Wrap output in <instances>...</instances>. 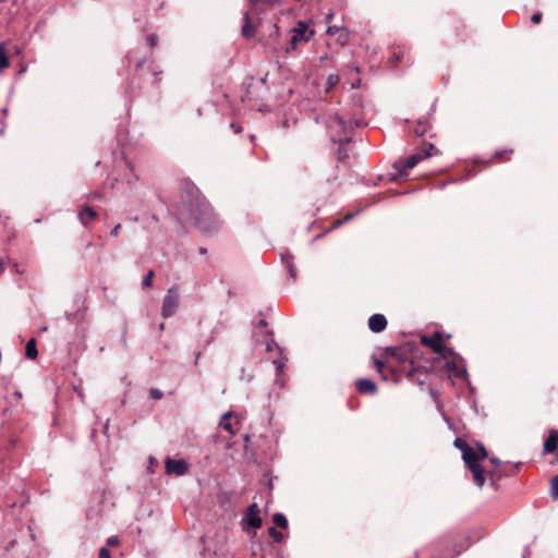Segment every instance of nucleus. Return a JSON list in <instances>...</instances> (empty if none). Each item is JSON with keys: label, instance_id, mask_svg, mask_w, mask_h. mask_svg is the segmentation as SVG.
Listing matches in <instances>:
<instances>
[{"label": "nucleus", "instance_id": "obj_53", "mask_svg": "<svg viewBox=\"0 0 558 558\" xmlns=\"http://www.w3.org/2000/svg\"><path fill=\"white\" fill-rule=\"evenodd\" d=\"M523 558H530V553L523 556Z\"/></svg>", "mask_w": 558, "mask_h": 558}, {"label": "nucleus", "instance_id": "obj_48", "mask_svg": "<svg viewBox=\"0 0 558 558\" xmlns=\"http://www.w3.org/2000/svg\"><path fill=\"white\" fill-rule=\"evenodd\" d=\"M327 19H328V23H330V21H331V19H332V15H331V14H329V15L327 16Z\"/></svg>", "mask_w": 558, "mask_h": 558}, {"label": "nucleus", "instance_id": "obj_22", "mask_svg": "<svg viewBox=\"0 0 558 558\" xmlns=\"http://www.w3.org/2000/svg\"><path fill=\"white\" fill-rule=\"evenodd\" d=\"M231 417V413H227L223 415L222 421L220 422V426L229 432L230 434H235V429H233V425L229 422V418Z\"/></svg>", "mask_w": 558, "mask_h": 558}, {"label": "nucleus", "instance_id": "obj_4", "mask_svg": "<svg viewBox=\"0 0 558 558\" xmlns=\"http://www.w3.org/2000/svg\"><path fill=\"white\" fill-rule=\"evenodd\" d=\"M438 154L439 150L433 144L424 143L412 155L395 161L392 167L397 171V174H402L408 170H412L418 162Z\"/></svg>", "mask_w": 558, "mask_h": 558}, {"label": "nucleus", "instance_id": "obj_7", "mask_svg": "<svg viewBox=\"0 0 558 558\" xmlns=\"http://www.w3.org/2000/svg\"><path fill=\"white\" fill-rule=\"evenodd\" d=\"M179 306V294L177 288L172 287L167 291L162 301L161 315L165 318L172 316Z\"/></svg>", "mask_w": 558, "mask_h": 558}, {"label": "nucleus", "instance_id": "obj_33", "mask_svg": "<svg viewBox=\"0 0 558 558\" xmlns=\"http://www.w3.org/2000/svg\"><path fill=\"white\" fill-rule=\"evenodd\" d=\"M98 558H111L109 549H107L106 547H101L99 549Z\"/></svg>", "mask_w": 558, "mask_h": 558}, {"label": "nucleus", "instance_id": "obj_8", "mask_svg": "<svg viewBox=\"0 0 558 558\" xmlns=\"http://www.w3.org/2000/svg\"><path fill=\"white\" fill-rule=\"evenodd\" d=\"M292 36L289 40V45L286 47V52L289 53L292 50L296 49L298 44L301 40H308V36H306L307 25L304 22H299L298 26L291 29Z\"/></svg>", "mask_w": 558, "mask_h": 558}, {"label": "nucleus", "instance_id": "obj_11", "mask_svg": "<svg viewBox=\"0 0 558 558\" xmlns=\"http://www.w3.org/2000/svg\"><path fill=\"white\" fill-rule=\"evenodd\" d=\"M387 324V318L383 314H373L368 318V328L375 333L384 331Z\"/></svg>", "mask_w": 558, "mask_h": 558}, {"label": "nucleus", "instance_id": "obj_50", "mask_svg": "<svg viewBox=\"0 0 558 558\" xmlns=\"http://www.w3.org/2000/svg\"><path fill=\"white\" fill-rule=\"evenodd\" d=\"M160 330H162L165 328V324L161 323L160 326H159Z\"/></svg>", "mask_w": 558, "mask_h": 558}, {"label": "nucleus", "instance_id": "obj_21", "mask_svg": "<svg viewBox=\"0 0 558 558\" xmlns=\"http://www.w3.org/2000/svg\"><path fill=\"white\" fill-rule=\"evenodd\" d=\"M335 41L340 44V46H345L347 43L349 41V31L344 27L343 29H341V32H339V34H337L335 36Z\"/></svg>", "mask_w": 558, "mask_h": 558}, {"label": "nucleus", "instance_id": "obj_3", "mask_svg": "<svg viewBox=\"0 0 558 558\" xmlns=\"http://www.w3.org/2000/svg\"><path fill=\"white\" fill-rule=\"evenodd\" d=\"M454 447L462 453V460L466 469L472 473V478L477 487L485 484V470L481 465V461L488 457V452L482 442H477L476 447L470 446L464 439L456 438Z\"/></svg>", "mask_w": 558, "mask_h": 558}, {"label": "nucleus", "instance_id": "obj_31", "mask_svg": "<svg viewBox=\"0 0 558 558\" xmlns=\"http://www.w3.org/2000/svg\"><path fill=\"white\" fill-rule=\"evenodd\" d=\"M149 396L155 400H159L162 398L163 393L159 389L151 388L149 390Z\"/></svg>", "mask_w": 558, "mask_h": 558}, {"label": "nucleus", "instance_id": "obj_10", "mask_svg": "<svg viewBox=\"0 0 558 558\" xmlns=\"http://www.w3.org/2000/svg\"><path fill=\"white\" fill-rule=\"evenodd\" d=\"M244 521L252 529H259L262 526V518L259 517L257 504H253L248 507Z\"/></svg>", "mask_w": 558, "mask_h": 558}, {"label": "nucleus", "instance_id": "obj_19", "mask_svg": "<svg viewBox=\"0 0 558 558\" xmlns=\"http://www.w3.org/2000/svg\"><path fill=\"white\" fill-rule=\"evenodd\" d=\"M338 143H339V147H338V159H339V160H343L344 158H347V149H345V146H347V144L349 143V137H348V136L340 137V138L338 140Z\"/></svg>", "mask_w": 558, "mask_h": 558}, {"label": "nucleus", "instance_id": "obj_30", "mask_svg": "<svg viewBox=\"0 0 558 558\" xmlns=\"http://www.w3.org/2000/svg\"><path fill=\"white\" fill-rule=\"evenodd\" d=\"M344 120L340 117H335V119L332 120V124H331V128H338V129H341V130H344Z\"/></svg>", "mask_w": 558, "mask_h": 558}, {"label": "nucleus", "instance_id": "obj_35", "mask_svg": "<svg viewBox=\"0 0 558 558\" xmlns=\"http://www.w3.org/2000/svg\"><path fill=\"white\" fill-rule=\"evenodd\" d=\"M364 86H365V84L362 83L361 78L353 80L351 77V88H361V87H364Z\"/></svg>", "mask_w": 558, "mask_h": 558}, {"label": "nucleus", "instance_id": "obj_41", "mask_svg": "<svg viewBox=\"0 0 558 558\" xmlns=\"http://www.w3.org/2000/svg\"><path fill=\"white\" fill-rule=\"evenodd\" d=\"M121 228H122L121 223L116 225V226L113 227V229L111 230L110 234H111L112 236H118V235H119V233H120Z\"/></svg>", "mask_w": 558, "mask_h": 558}, {"label": "nucleus", "instance_id": "obj_20", "mask_svg": "<svg viewBox=\"0 0 558 558\" xmlns=\"http://www.w3.org/2000/svg\"><path fill=\"white\" fill-rule=\"evenodd\" d=\"M428 122L426 120H418L414 126V134L416 136H423L428 131Z\"/></svg>", "mask_w": 558, "mask_h": 558}, {"label": "nucleus", "instance_id": "obj_16", "mask_svg": "<svg viewBox=\"0 0 558 558\" xmlns=\"http://www.w3.org/2000/svg\"><path fill=\"white\" fill-rule=\"evenodd\" d=\"M512 153H513L512 149L498 150L493 155V157L489 160L486 161V163H490V162L499 163V162L507 161L510 159V156L512 155Z\"/></svg>", "mask_w": 558, "mask_h": 558}, {"label": "nucleus", "instance_id": "obj_39", "mask_svg": "<svg viewBox=\"0 0 558 558\" xmlns=\"http://www.w3.org/2000/svg\"><path fill=\"white\" fill-rule=\"evenodd\" d=\"M287 267H288V270H289L290 276H291L293 279H295V277H296V270H295V268H294L293 264H292V263H288V264H287Z\"/></svg>", "mask_w": 558, "mask_h": 558}, {"label": "nucleus", "instance_id": "obj_36", "mask_svg": "<svg viewBox=\"0 0 558 558\" xmlns=\"http://www.w3.org/2000/svg\"><path fill=\"white\" fill-rule=\"evenodd\" d=\"M270 27H271V33L269 36L275 37L272 40V44H276V38L278 37L279 28H278L277 24H272Z\"/></svg>", "mask_w": 558, "mask_h": 558}, {"label": "nucleus", "instance_id": "obj_42", "mask_svg": "<svg viewBox=\"0 0 558 558\" xmlns=\"http://www.w3.org/2000/svg\"><path fill=\"white\" fill-rule=\"evenodd\" d=\"M95 198H100V194L95 192V193H92L88 195V199H95Z\"/></svg>", "mask_w": 558, "mask_h": 558}, {"label": "nucleus", "instance_id": "obj_38", "mask_svg": "<svg viewBox=\"0 0 558 558\" xmlns=\"http://www.w3.org/2000/svg\"><path fill=\"white\" fill-rule=\"evenodd\" d=\"M487 474L493 484L500 477L495 471H488Z\"/></svg>", "mask_w": 558, "mask_h": 558}, {"label": "nucleus", "instance_id": "obj_28", "mask_svg": "<svg viewBox=\"0 0 558 558\" xmlns=\"http://www.w3.org/2000/svg\"><path fill=\"white\" fill-rule=\"evenodd\" d=\"M154 277H155L154 270H149L143 279V282H142L143 288H150L153 286Z\"/></svg>", "mask_w": 558, "mask_h": 558}, {"label": "nucleus", "instance_id": "obj_6", "mask_svg": "<svg viewBox=\"0 0 558 558\" xmlns=\"http://www.w3.org/2000/svg\"><path fill=\"white\" fill-rule=\"evenodd\" d=\"M421 343L444 357L454 354L452 349L442 344V336L440 332H435L432 336H422Z\"/></svg>", "mask_w": 558, "mask_h": 558}, {"label": "nucleus", "instance_id": "obj_40", "mask_svg": "<svg viewBox=\"0 0 558 558\" xmlns=\"http://www.w3.org/2000/svg\"><path fill=\"white\" fill-rule=\"evenodd\" d=\"M119 538L116 536H111L107 539V545L109 546H118L119 545Z\"/></svg>", "mask_w": 558, "mask_h": 558}, {"label": "nucleus", "instance_id": "obj_1", "mask_svg": "<svg viewBox=\"0 0 558 558\" xmlns=\"http://www.w3.org/2000/svg\"><path fill=\"white\" fill-rule=\"evenodd\" d=\"M174 215L180 223L194 225L204 233L217 231L219 228L211 205L190 179H184L181 183Z\"/></svg>", "mask_w": 558, "mask_h": 558}, {"label": "nucleus", "instance_id": "obj_13", "mask_svg": "<svg viewBox=\"0 0 558 558\" xmlns=\"http://www.w3.org/2000/svg\"><path fill=\"white\" fill-rule=\"evenodd\" d=\"M256 24L254 23L251 13L246 12L244 15V23L241 29V34L244 38L250 39L255 36Z\"/></svg>", "mask_w": 558, "mask_h": 558}, {"label": "nucleus", "instance_id": "obj_51", "mask_svg": "<svg viewBox=\"0 0 558 558\" xmlns=\"http://www.w3.org/2000/svg\"><path fill=\"white\" fill-rule=\"evenodd\" d=\"M3 271L2 262L0 260V272Z\"/></svg>", "mask_w": 558, "mask_h": 558}, {"label": "nucleus", "instance_id": "obj_9", "mask_svg": "<svg viewBox=\"0 0 558 558\" xmlns=\"http://www.w3.org/2000/svg\"><path fill=\"white\" fill-rule=\"evenodd\" d=\"M165 469H166L167 474L182 476L187 472L189 464L183 459L174 460L171 458H167V460L165 462Z\"/></svg>", "mask_w": 558, "mask_h": 558}, {"label": "nucleus", "instance_id": "obj_49", "mask_svg": "<svg viewBox=\"0 0 558 558\" xmlns=\"http://www.w3.org/2000/svg\"><path fill=\"white\" fill-rule=\"evenodd\" d=\"M201 254H205L206 253V248H201Z\"/></svg>", "mask_w": 558, "mask_h": 558}, {"label": "nucleus", "instance_id": "obj_34", "mask_svg": "<svg viewBox=\"0 0 558 558\" xmlns=\"http://www.w3.org/2000/svg\"><path fill=\"white\" fill-rule=\"evenodd\" d=\"M349 220V213L343 216L342 219L335 220L331 228H337Z\"/></svg>", "mask_w": 558, "mask_h": 558}, {"label": "nucleus", "instance_id": "obj_45", "mask_svg": "<svg viewBox=\"0 0 558 558\" xmlns=\"http://www.w3.org/2000/svg\"><path fill=\"white\" fill-rule=\"evenodd\" d=\"M447 368H448L449 371H453V369L456 368L454 363H447Z\"/></svg>", "mask_w": 558, "mask_h": 558}, {"label": "nucleus", "instance_id": "obj_32", "mask_svg": "<svg viewBox=\"0 0 558 558\" xmlns=\"http://www.w3.org/2000/svg\"><path fill=\"white\" fill-rule=\"evenodd\" d=\"M147 43L149 45L150 48H154L157 46L158 44V37L157 35L155 34H150L148 37H147Z\"/></svg>", "mask_w": 558, "mask_h": 558}, {"label": "nucleus", "instance_id": "obj_52", "mask_svg": "<svg viewBox=\"0 0 558 558\" xmlns=\"http://www.w3.org/2000/svg\"><path fill=\"white\" fill-rule=\"evenodd\" d=\"M156 460L154 458H150V464H154Z\"/></svg>", "mask_w": 558, "mask_h": 558}, {"label": "nucleus", "instance_id": "obj_23", "mask_svg": "<svg viewBox=\"0 0 558 558\" xmlns=\"http://www.w3.org/2000/svg\"><path fill=\"white\" fill-rule=\"evenodd\" d=\"M272 521L277 526L281 529L288 527V520L282 513H275L272 517Z\"/></svg>", "mask_w": 558, "mask_h": 558}, {"label": "nucleus", "instance_id": "obj_44", "mask_svg": "<svg viewBox=\"0 0 558 558\" xmlns=\"http://www.w3.org/2000/svg\"><path fill=\"white\" fill-rule=\"evenodd\" d=\"M258 327L266 328L267 327V322L265 319L259 320Z\"/></svg>", "mask_w": 558, "mask_h": 558}, {"label": "nucleus", "instance_id": "obj_47", "mask_svg": "<svg viewBox=\"0 0 558 558\" xmlns=\"http://www.w3.org/2000/svg\"><path fill=\"white\" fill-rule=\"evenodd\" d=\"M388 178H389V181H396L399 177L393 175V177H388Z\"/></svg>", "mask_w": 558, "mask_h": 558}, {"label": "nucleus", "instance_id": "obj_43", "mask_svg": "<svg viewBox=\"0 0 558 558\" xmlns=\"http://www.w3.org/2000/svg\"><path fill=\"white\" fill-rule=\"evenodd\" d=\"M490 462H492L493 464H495L496 466H498V465L500 464V461H499V459H498V458H490Z\"/></svg>", "mask_w": 558, "mask_h": 558}, {"label": "nucleus", "instance_id": "obj_29", "mask_svg": "<svg viewBox=\"0 0 558 558\" xmlns=\"http://www.w3.org/2000/svg\"><path fill=\"white\" fill-rule=\"evenodd\" d=\"M339 83V76L338 75H329L327 78V90L331 89L333 86H336Z\"/></svg>", "mask_w": 558, "mask_h": 558}, {"label": "nucleus", "instance_id": "obj_46", "mask_svg": "<svg viewBox=\"0 0 558 558\" xmlns=\"http://www.w3.org/2000/svg\"><path fill=\"white\" fill-rule=\"evenodd\" d=\"M463 549H464L463 547H461L460 549H454V555L452 556V558H453L454 556L460 555V554L462 553V550H463Z\"/></svg>", "mask_w": 558, "mask_h": 558}, {"label": "nucleus", "instance_id": "obj_2", "mask_svg": "<svg viewBox=\"0 0 558 558\" xmlns=\"http://www.w3.org/2000/svg\"><path fill=\"white\" fill-rule=\"evenodd\" d=\"M375 367L384 380L391 379L399 383L404 377L418 385L425 383L426 369L415 366L408 352L402 348H386L381 359L375 360Z\"/></svg>", "mask_w": 558, "mask_h": 558}, {"label": "nucleus", "instance_id": "obj_5", "mask_svg": "<svg viewBox=\"0 0 558 558\" xmlns=\"http://www.w3.org/2000/svg\"><path fill=\"white\" fill-rule=\"evenodd\" d=\"M373 108L371 101L362 96L351 97V124L355 126H366L368 124V116L372 114Z\"/></svg>", "mask_w": 558, "mask_h": 558}, {"label": "nucleus", "instance_id": "obj_17", "mask_svg": "<svg viewBox=\"0 0 558 558\" xmlns=\"http://www.w3.org/2000/svg\"><path fill=\"white\" fill-rule=\"evenodd\" d=\"M10 65V60L8 57V51L5 49V44L0 43V73Z\"/></svg>", "mask_w": 558, "mask_h": 558}, {"label": "nucleus", "instance_id": "obj_27", "mask_svg": "<svg viewBox=\"0 0 558 558\" xmlns=\"http://www.w3.org/2000/svg\"><path fill=\"white\" fill-rule=\"evenodd\" d=\"M404 58V52L402 50H396L392 52L391 57H390V62L391 64L393 65H397L398 63H400Z\"/></svg>", "mask_w": 558, "mask_h": 558}, {"label": "nucleus", "instance_id": "obj_14", "mask_svg": "<svg viewBox=\"0 0 558 558\" xmlns=\"http://www.w3.org/2000/svg\"><path fill=\"white\" fill-rule=\"evenodd\" d=\"M558 448V430L550 429L544 441V453H553Z\"/></svg>", "mask_w": 558, "mask_h": 558}, {"label": "nucleus", "instance_id": "obj_25", "mask_svg": "<svg viewBox=\"0 0 558 558\" xmlns=\"http://www.w3.org/2000/svg\"><path fill=\"white\" fill-rule=\"evenodd\" d=\"M268 534H269V536H270V537H272V538H274V541H275L276 543H281V542H282V539H283V535H282V533H281V532H279V531H278L276 527H274V526H270V527L268 529Z\"/></svg>", "mask_w": 558, "mask_h": 558}, {"label": "nucleus", "instance_id": "obj_24", "mask_svg": "<svg viewBox=\"0 0 558 558\" xmlns=\"http://www.w3.org/2000/svg\"><path fill=\"white\" fill-rule=\"evenodd\" d=\"M343 28H344V26H342V25L329 24L327 27V34L330 38H333Z\"/></svg>", "mask_w": 558, "mask_h": 558}, {"label": "nucleus", "instance_id": "obj_12", "mask_svg": "<svg viewBox=\"0 0 558 558\" xmlns=\"http://www.w3.org/2000/svg\"><path fill=\"white\" fill-rule=\"evenodd\" d=\"M355 388L361 395L373 396L377 392L376 384L371 379L360 378L355 381Z\"/></svg>", "mask_w": 558, "mask_h": 558}, {"label": "nucleus", "instance_id": "obj_37", "mask_svg": "<svg viewBox=\"0 0 558 558\" xmlns=\"http://www.w3.org/2000/svg\"><path fill=\"white\" fill-rule=\"evenodd\" d=\"M542 17H543L542 13H541V12H536V13H534V14L532 15L531 21H532V23H534V24H538V23H541Z\"/></svg>", "mask_w": 558, "mask_h": 558}, {"label": "nucleus", "instance_id": "obj_18", "mask_svg": "<svg viewBox=\"0 0 558 558\" xmlns=\"http://www.w3.org/2000/svg\"><path fill=\"white\" fill-rule=\"evenodd\" d=\"M25 354L28 359L34 360L37 357L38 352L36 348V340L34 338L29 339L25 347Z\"/></svg>", "mask_w": 558, "mask_h": 558}, {"label": "nucleus", "instance_id": "obj_26", "mask_svg": "<svg viewBox=\"0 0 558 558\" xmlns=\"http://www.w3.org/2000/svg\"><path fill=\"white\" fill-rule=\"evenodd\" d=\"M550 495L554 499H558V474L550 481Z\"/></svg>", "mask_w": 558, "mask_h": 558}, {"label": "nucleus", "instance_id": "obj_15", "mask_svg": "<svg viewBox=\"0 0 558 558\" xmlns=\"http://www.w3.org/2000/svg\"><path fill=\"white\" fill-rule=\"evenodd\" d=\"M96 218V210L88 205L83 206V208L78 211V219L81 223L84 226H87L90 221L95 220Z\"/></svg>", "mask_w": 558, "mask_h": 558}]
</instances>
